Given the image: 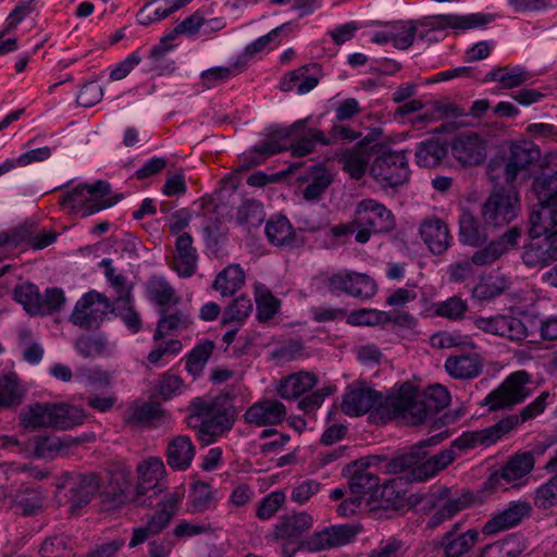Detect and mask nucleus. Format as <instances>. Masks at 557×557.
Returning a JSON list of instances; mask_svg holds the SVG:
<instances>
[{"instance_id":"1","label":"nucleus","mask_w":557,"mask_h":557,"mask_svg":"<svg viewBox=\"0 0 557 557\" xmlns=\"http://www.w3.org/2000/svg\"><path fill=\"white\" fill-rule=\"evenodd\" d=\"M547 397L548 393L544 392L533 403L524 407L519 416L510 414L490 428L463 433L451 443L449 448L441 450L433 456L428 457L424 448L436 445L443 438H446L448 436L447 431L421 441L413 445L409 451L387 461L384 466L385 471L388 473H400L410 469L413 480L426 481L455 461L457 457L456 450L462 451L478 445H492L520 423L542 413L546 407Z\"/></svg>"},{"instance_id":"2","label":"nucleus","mask_w":557,"mask_h":557,"mask_svg":"<svg viewBox=\"0 0 557 557\" xmlns=\"http://www.w3.org/2000/svg\"><path fill=\"white\" fill-rule=\"evenodd\" d=\"M186 423L198 430V437L205 444H211L234 424V410L227 396H218L212 400L195 398L187 408Z\"/></svg>"},{"instance_id":"3","label":"nucleus","mask_w":557,"mask_h":557,"mask_svg":"<svg viewBox=\"0 0 557 557\" xmlns=\"http://www.w3.org/2000/svg\"><path fill=\"white\" fill-rule=\"evenodd\" d=\"M354 223L359 226L355 239L360 244L369 242L372 234L388 233L396 226L392 211L374 199H363L358 202Z\"/></svg>"},{"instance_id":"4","label":"nucleus","mask_w":557,"mask_h":557,"mask_svg":"<svg viewBox=\"0 0 557 557\" xmlns=\"http://www.w3.org/2000/svg\"><path fill=\"white\" fill-rule=\"evenodd\" d=\"M110 191V184L106 181H97L94 184H79L61 197L60 205L70 206L74 212H81L83 216H89L117 202L121 196H116L114 200H101Z\"/></svg>"},{"instance_id":"5","label":"nucleus","mask_w":557,"mask_h":557,"mask_svg":"<svg viewBox=\"0 0 557 557\" xmlns=\"http://www.w3.org/2000/svg\"><path fill=\"white\" fill-rule=\"evenodd\" d=\"M58 490V497L64 491V497L70 504V512H77L83 506L98 493L101 486L100 478L94 473L64 472L55 479L54 483Z\"/></svg>"},{"instance_id":"6","label":"nucleus","mask_w":557,"mask_h":557,"mask_svg":"<svg viewBox=\"0 0 557 557\" xmlns=\"http://www.w3.org/2000/svg\"><path fill=\"white\" fill-rule=\"evenodd\" d=\"M474 496L470 492H453L450 487L440 486L430 493L426 503L432 515L428 520V528L435 529L453 519L460 511L470 507Z\"/></svg>"},{"instance_id":"7","label":"nucleus","mask_w":557,"mask_h":557,"mask_svg":"<svg viewBox=\"0 0 557 557\" xmlns=\"http://www.w3.org/2000/svg\"><path fill=\"white\" fill-rule=\"evenodd\" d=\"M385 406L394 417L409 425L421 424L432 416L421 394L409 383L403 384L397 395L387 397Z\"/></svg>"},{"instance_id":"8","label":"nucleus","mask_w":557,"mask_h":557,"mask_svg":"<svg viewBox=\"0 0 557 557\" xmlns=\"http://www.w3.org/2000/svg\"><path fill=\"white\" fill-rule=\"evenodd\" d=\"M14 298L30 314H52L61 310L65 304V296L60 288H50L45 295L34 284H24L14 289Z\"/></svg>"},{"instance_id":"9","label":"nucleus","mask_w":557,"mask_h":557,"mask_svg":"<svg viewBox=\"0 0 557 557\" xmlns=\"http://www.w3.org/2000/svg\"><path fill=\"white\" fill-rule=\"evenodd\" d=\"M112 304L107 296L96 290L85 294L75 305L70 321L81 329L96 330L111 312Z\"/></svg>"},{"instance_id":"10","label":"nucleus","mask_w":557,"mask_h":557,"mask_svg":"<svg viewBox=\"0 0 557 557\" xmlns=\"http://www.w3.org/2000/svg\"><path fill=\"white\" fill-rule=\"evenodd\" d=\"M517 194L504 188L492 193L482 207V216L487 227L497 228L510 223L518 214Z\"/></svg>"},{"instance_id":"11","label":"nucleus","mask_w":557,"mask_h":557,"mask_svg":"<svg viewBox=\"0 0 557 557\" xmlns=\"http://www.w3.org/2000/svg\"><path fill=\"white\" fill-rule=\"evenodd\" d=\"M372 176L388 186H398L409 177V166L403 152L383 151L379 154L371 168Z\"/></svg>"},{"instance_id":"12","label":"nucleus","mask_w":557,"mask_h":557,"mask_svg":"<svg viewBox=\"0 0 557 557\" xmlns=\"http://www.w3.org/2000/svg\"><path fill=\"white\" fill-rule=\"evenodd\" d=\"M528 382L529 374L525 371L515 372L510 374L498 388L486 396L484 404L488 406L490 410L512 407L527 397Z\"/></svg>"},{"instance_id":"13","label":"nucleus","mask_w":557,"mask_h":557,"mask_svg":"<svg viewBox=\"0 0 557 557\" xmlns=\"http://www.w3.org/2000/svg\"><path fill=\"white\" fill-rule=\"evenodd\" d=\"M450 150L460 165L475 166L486 159L487 141L474 132H465L451 139Z\"/></svg>"},{"instance_id":"14","label":"nucleus","mask_w":557,"mask_h":557,"mask_svg":"<svg viewBox=\"0 0 557 557\" xmlns=\"http://www.w3.org/2000/svg\"><path fill=\"white\" fill-rule=\"evenodd\" d=\"M383 405L381 393L364 385L363 383H354L343 396L342 410L348 416H361L374 407Z\"/></svg>"},{"instance_id":"15","label":"nucleus","mask_w":557,"mask_h":557,"mask_svg":"<svg viewBox=\"0 0 557 557\" xmlns=\"http://www.w3.org/2000/svg\"><path fill=\"white\" fill-rule=\"evenodd\" d=\"M540 158L541 151L533 143L522 141L512 144L503 170L505 182L508 185L512 184L519 173L527 171Z\"/></svg>"},{"instance_id":"16","label":"nucleus","mask_w":557,"mask_h":557,"mask_svg":"<svg viewBox=\"0 0 557 557\" xmlns=\"http://www.w3.org/2000/svg\"><path fill=\"white\" fill-rule=\"evenodd\" d=\"M473 324L485 333L506 337L510 341L519 342L528 337L524 323L511 315L480 317L473 320Z\"/></svg>"},{"instance_id":"17","label":"nucleus","mask_w":557,"mask_h":557,"mask_svg":"<svg viewBox=\"0 0 557 557\" xmlns=\"http://www.w3.org/2000/svg\"><path fill=\"white\" fill-rule=\"evenodd\" d=\"M379 456H372L364 459H359L346 467V472L350 475L349 478V490L356 496H362L372 492L379 485L377 475L370 470L373 461H380Z\"/></svg>"},{"instance_id":"18","label":"nucleus","mask_w":557,"mask_h":557,"mask_svg":"<svg viewBox=\"0 0 557 557\" xmlns=\"http://www.w3.org/2000/svg\"><path fill=\"white\" fill-rule=\"evenodd\" d=\"M104 502L113 505H121L128 500L138 502L140 505H147L146 499L139 502V498L132 493V474L131 471L119 468L111 471L109 481L102 492ZM151 503H148L150 506Z\"/></svg>"},{"instance_id":"19","label":"nucleus","mask_w":557,"mask_h":557,"mask_svg":"<svg viewBox=\"0 0 557 557\" xmlns=\"http://www.w3.org/2000/svg\"><path fill=\"white\" fill-rule=\"evenodd\" d=\"M493 21L492 15L483 13H473L468 15L445 14L429 17L425 21L419 22L422 26H429L434 30L454 29L467 30L480 26H484Z\"/></svg>"},{"instance_id":"20","label":"nucleus","mask_w":557,"mask_h":557,"mask_svg":"<svg viewBox=\"0 0 557 557\" xmlns=\"http://www.w3.org/2000/svg\"><path fill=\"white\" fill-rule=\"evenodd\" d=\"M137 472L138 483L136 485V496L138 498L147 495L149 492H152V494L148 496L150 499L163 491V485L160 481L162 480L165 470L161 459L149 458L145 462L138 465Z\"/></svg>"},{"instance_id":"21","label":"nucleus","mask_w":557,"mask_h":557,"mask_svg":"<svg viewBox=\"0 0 557 557\" xmlns=\"http://www.w3.org/2000/svg\"><path fill=\"white\" fill-rule=\"evenodd\" d=\"M521 259L527 268L540 270L557 261L549 236L532 238V240L523 247Z\"/></svg>"},{"instance_id":"22","label":"nucleus","mask_w":557,"mask_h":557,"mask_svg":"<svg viewBox=\"0 0 557 557\" xmlns=\"http://www.w3.org/2000/svg\"><path fill=\"white\" fill-rule=\"evenodd\" d=\"M356 534L357 530L351 525H332L312 534L307 543L313 550H324L348 544Z\"/></svg>"},{"instance_id":"23","label":"nucleus","mask_w":557,"mask_h":557,"mask_svg":"<svg viewBox=\"0 0 557 557\" xmlns=\"http://www.w3.org/2000/svg\"><path fill=\"white\" fill-rule=\"evenodd\" d=\"M460 527V522L453 524L451 529L442 536L441 546L445 557H460L470 552L478 542L479 532L476 530L459 532Z\"/></svg>"},{"instance_id":"24","label":"nucleus","mask_w":557,"mask_h":557,"mask_svg":"<svg viewBox=\"0 0 557 557\" xmlns=\"http://www.w3.org/2000/svg\"><path fill=\"white\" fill-rule=\"evenodd\" d=\"M286 407L277 399H265L249 407L244 416L246 422L258 426L274 425L284 420Z\"/></svg>"},{"instance_id":"25","label":"nucleus","mask_w":557,"mask_h":557,"mask_svg":"<svg viewBox=\"0 0 557 557\" xmlns=\"http://www.w3.org/2000/svg\"><path fill=\"white\" fill-rule=\"evenodd\" d=\"M533 189L539 201L557 203V153L546 157L542 173L533 182Z\"/></svg>"},{"instance_id":"26","label":"nucleus","mask_w":557,"mask_h":557,"mask_svg":"<svg viewBox=\"0 0 557 557\" xmlns=\"http://www.w3.org/2000/svg\"><path fill=\"white\" fill-rule=\"evenodd\" d=\"M529 222V233L532 238L550 235L557 226V203H543L537 200L532 209Z\"/></svg>"},{"instance_id":"27","label":"nucleus","mask_w":557,"mask_h":557,"mask_svg":"<svg viewBox=\"0 0 557 557\" xmlns=\"http://www.w3.org/2000/svg\"><path fill=\"white\" fill-rule=\"evenodd\" d=\"M420 235L434 255L444 253L450 245L447 225L438 218L425 219L420 225Z\"/></svg>"},{"instance_id":"28","label":"nucleus","mask_w":557,"mask_h":557,"mask_svg":"<svg viewBox=\"0 0 557 557\" xmlns=\"http://www.w3.org/2000/svg\"><path fill=\"white\" fill-rule=\"evenodd\" d=\"M198 256L193 246V237L188 233H182L175 242V255L173 257V269L180 276L189 277L197 270Z\"/></svg>"},{"instance_id":"29","label":"nucleus","mask_w":557,"mask_h":557,"mask_svg":"<svg viewBox=\"0 0 557 557\" xmlns=\"http://www.w3.org/2000/svg\"><path fill=\"white\" fill-rule=\"evenodd\" d=\"M531 510L532 507L528 502L510 503L508 508L488 520L482 531L484 534H495L512 528L520 523L524 517H528Z\"/></svg>"},{"instance_id":"30","label":"nucleus","mask_w":557,"mask_h":557,"mask_svg":"<svg viewBox=\"0 0 557 557\" xmlns=\"http://www.w3.org/2000/svg\"><path fill=\"white\" fill-rule=\"evenodd\" d=\"M406 482L403 479H391L371 493L370 499L377 502L383 509H398L406 503Z\"/></svg>"},{"instance_id":"31","label":"nucleus","mask_w":557,"mask_h":557,"mask_svg":"<svg viewBox=\"0 0 557 557\" xmlns=\"http://www.w3.org/2000/svg\"><path fill=\"white\" fill-rule=\"evenodd\" d=\"M380 133L375 136L364 137L358 147L354 149H347L339 156V162L343 164V169L355 178H361L366 171L370 160V154L367 152L366 146L374 141Z\"/></svg>"},{"instance_id":"32","label":"nucleus","mask_w":557,"mask_h":557,"mask_svg":"<svg viewBox=\"0 0 557 557\" xmlns=\"http://www.w3.org/2000/svg\"><path fill=\"white\" fill-rule=\"evenodd\" d=\"M447 373L458 380H471L479 376L483 364L478 354L456 355L446 359Z\"/></svg>"},{"instance_id":"33","label":"nucleus","mask_w":557,"mask_h":557,"mask_svg":"<svg viewBox=\"0 0 557 557\" xmlns=\"http://www.w3.org/2000/svg\"><path fill=\"white\" fill-rule=\"evenodd\" d=\"M312 523L313 519L307 512L284 516L275 524L273 537L275 540H296L311 529Z\"/></svg>"},{"instance_id":"34","label":"nucleus","mask_w":557,"mask_h":557,"mask_svg":"<svg viewBox=\"0 0 557 557\" xmlns=\"http://www.w3.org/2000/svg\"><path fill=\"white\" fill-rule=\"evenodd\" d=\"M52 429L59 431L82 425L87 418L83 408L65 403H52Z\"/></svg>"},{"instance_id":"35","label":"nucleus","mask_w":557,"mask_h":557,"mask_svg":"<svg viewBox=\"0 0 557 557\" xmlns=\"http://www.w3.org/2000/svg\"><path fill=\"white\" fill-rule=\"evenodd\" d=\"M195 455V447L188 436L174 437L168 445V463L175 470L187 469Z\"/></svg>"},{"instance_id":"36","label":"nucleus","mask_w":557,"mask_h":557,"mask_svg":"<svg viewBox=\"0 0 557 557\" xmlns=\"http://www.w3.org/2000/svg\"><path fill=\"white\" fill-rule=\"evenodd\" d=\"M52 403H36L20 412L22 425L30 430L52 429Z\"/></svg>"},{"instance_id":"37","label":"nucleus","mask_w":557,"mask_h":557,"mask_svg":"<svg viewBox=\"0 0 557 557\" xmlns=\"http://www.w3.org/2000/svg\"><path fill=\"white\" fill-rule=\"evenodd\" d=\"M317 377L309 372L294 373L281 381L278 395L284 399H293L310 391L317 384Z\"/></svg>"},{"instance_id":"38","label":"nucleus","mask_w":557,"mask_h":557,"mask_svg":"<svg viewBox=\"0 0 557 557\" xmlns=\"http://www.w3.org/2000/svg\"><path fill=\"white\" fill-rule=\"evenodd\" d=\"M459 239L461 243L479 247L487 239V234L480 225L475 216L468 210H463L459 216Z\"/></svg>"},{"instance_id":"39","label":"nucleus","mask_w":557,"mask_h":557,"mask_svg":"<svg viewBox=\"0 0 557 557\" xmlns=\"http://www.w3.org/2000/svg\"><path fill=\"white\" fill-rule=\"evenodd\" d=\"M447 146L438 138H430L420 143L416 150L417 164L423 168H435L447 156Z\"/></svg>"},{"instance_id":"40","label":"nucleus","mask_w":557,"mask_h":557,"mask_svg":"<svg viewBox=\"0 0 557 557\" xmlns=\"http://www.w3.org/2000/svg\"><path fill=\"white\" fill-rule=\"evenodd\" d=\"M534 467L533 454L524 451L516 454L503 467L496 475L504 479L507 482H513L520 480L532 471Z\"/></svg>"},{"instance_id":"41","label":"nucleus","mask_w":557,"mask_h":557,"mask_svg":"<svg viewBox=\"0 0 557 557\" xmlns=\"http://www.w3.org/2000/svg\"><path fill=\"white\" fill-rule=\"evenodd\" d=\"M147 293L162 311H166L168 307L177 305L180 298L175 296L174 288L163 277H152L147 284Z\"/></svg>"},{"instance_id":"42","label":"nucleus","mask_w":557,"mask_h":557,"mask_svg":"<svg viewBox=\"0 0 557 557\" xmlns=\"http://www.w3.org/2000/svg\"><path fill=\"white\" fill-rule=\"evenodd\" d=\"M530 78L531 74L521 67L509 69L505 66L487 73L484 82H498L502 88L511 89L521 86Z\"/></svg>"},{"instance_id":"43","label":"nucleus","mask_w":557,"mask_h":557,"mask_svg":"<svg viewBox=\"0 0 557 557\" xmlns=\"http://www.w3.org/2000/svg\"><path fill=\"white\" fill-rule=\"evenodd\" d=\"M265 235L275 246H289L295 240L294 228L285 216L269 220L265 225Z\"/></svg>"},{"instance_id":"44","label":"nucleus","mask_w":557,"mask_h":557,"mask_svg":"<svg viewBox=\"0 0 557 557\" xmlns=\"http://www.w3.org/2000/svg\"><path fill=\"white\" fill-rule=\"evenodd\" d=\"M244 283V271L238 264H233L219 273L213 283V288L219 290L223 296H232Z\"/></svg>"},{"instance_id":"45","label":"nucleus","mask_w":557,"mask_h":557,"mask_svg":"<svg viewBox=\"0 0 557 557\" xmlns=\"http://www.w3.org/2000/svg\"><path fill=\"white\" fill-rule=\"evenodd\" d=\"M12 507L24 516L37 515L42 508V496L32 488L17 490L10 496Z\"/></svg>"},{"instance_id":"46","label":"nucleus","mask_w":557,"mask_h":557,"mask_svg":"<svg viewBox=\"0 0 557 557\" xmlns=\"http://www.w3.org/2000/svg\"><path fill=\"white\" fill-rule=\"evenodd\" d=\"M509 288V280L505 275L483 277L473 288V297L479 300H491Z\"/></svg>"},{"instance_id":"47","label":"nucleus","mask_w":557,"mask_h":557,"mask_svg":"<svg viewBox=\"0 0 557 557\" xmlns=\"http://www.w3.org/2000/svg\"><path fill=\"white\" fill-rule=\"evenodd\" d=\"M214 349V343L206 339L193 348L186 356V370L194 377L199 376Z\"/></svg>"},{"instance_id":"48","label":"nucleus","mask_w":557,"mask_h":557,"mask_svg":"<svg viewBox=\"0 0 557 557\" xmlns=\"http://www.w3.org/2000/svg\"><path fill=\"white\" fill-rule=\"evenodd\" d=\"M111 312L121 317L123 322L133 333H137L140 330L141 319L132 304L131 295L117 296L111 306Z\"/></svg>"},{"instance_id":"49","label":"nucleus","mask_w":557,"mask_h":557,"mask_svg":"<svg viewBox=\"0 0 557 557\" xmlns=\"http://www.w3.org/2000/svg\"><path fill=\"white\" fill-rule=\"evenodd\" d=\"M190 323V317L183 311L165 314V311L161 310V318L158 322L153 338L154 341H160L171 331L187 329Z\"/></svg>"},{"instance_id":"50","label":"nucleus","mask_w":557,"mask_h":557,"mask_svg":"<svg viewBox=\"0 0 557 557\" xmlns=\"http://www.w3.org/2000/svg\"><path fill=\"white\" fill-rule=\"evenodd\" d=\"M257 318L259 321L272 319L281 305V301L264 286L256 287Z\"/></svg>"},{"instance_id":"51","label":"nucleus","mask_w":557,"mask_h":557,"mask_svg":"<svg viewBox=\"0 0 557 557\" xmlns=\"http://www.w3.org/2000/svg\"><path fill=\"white\" fill-rule=\"evenodd\" d=\"M178 502V497L171 496L164 508L157 511L146 524H144L147 532L150 534V536H154L159 534L162 530L166 528L169 522L172 520L174 513L176 504Z\"/></svg>"},{"instance_id":"52","label":"nucleus","mask_w":557,"mask_h":557,"mask_svg":"<svg viewBox=\"0 0 557 557\" xmlns=\"http://www.w3.org/2000/svg\"><path fill=\"white\" fill-rule=\"evenodd\" d=\"M240 66L239 62H235L230 66H214L202 71L200 74L202 87L210 89L218 84L224 83L230 77L235 76Z\"/></svg>"},{"instance_id":"53","label":"nucleus","mask_w":557,"mask_h":557,"mask_svg":"<svg viewBox=\"0 0 557 557\" xmlns=\"http://www.w3.org/2000/svg\"><path fill=\"white\" fill-rule=\"evenodd\" d=\"M393 38L392 42L396 49H408L412 46L417 35V22H399L391 27Z\"/></svg>"},{"instance_id":"54","label":"nucleus","mask_w":557,"mask_h":557,"mask_svg":"<svg viewBox=\"0 0 557 557\" xmlns=\"http://www.w3.org/2000/svg\"><path fill=\"white\" fill-rule=\"evenodd\" d=\"M205 24H206V18L199 11H196L194 14H191L190 16L186 17L181 23H178L169 35L164 36L161 39V44H164L169 40H173L178 35H188V36L196 35L199 33L200 27Z\"/></svg>"},{"instance_id":"55","label":"nucleus","mask_w":557,"mask_h":557,"mask_svg":"<svg viewBox=\"0 0 557 557\" xmlns=\"http://www.w3.org/2000/svg\"><path fill=\"white\" fill-rule=\"evenodd\" d=\"M421 396L432 416L447 407L450 401L448 389L440 384L430 386Z\"/></svg>"},{"instance_id":"56","label":"nucleus","mask_w":557,"mask_h":557,"mask_svg":"<svg viewBox=\"0 0 557 557\" xmlns=\"http://www.w3.org/2000/svg\"><path fill=\"white\" fill-rule=\"evenodd\" d=\"M236 218L239 224L257 226L264 219L262 205L257 200L247 199L238 207Z\"/></svg>"},{"instance_id":"57","label":"nucleus","mask_w":557,"mask_h":557,"mask_svg":"<svg viewBox=\"0 0 557 557\" xmlns=\"http://www.w3.org/2000/svg\"><path fill=\"white\" fill-rule=\"evenodd\" d=\"M23 398V391L14 375L0 380V407L18 405Z\"/></svg>"},{"instance_id":"58","label":"nucleus","mask_w":557,"mask_h":557,"mask_svg":"<svg viewBox=\"0 0 557 557\" xmlns=\"http://www.w3.org/2000/svg\"><path fill=\"white\" fill-rule=\"evenodd\" d=\"M534 505L543 510L550 509L557 505V473L536 488Z\"/></svg>"},{"instance_id":"59","label":"nucleus","mask_w":557,"mask_h":557,"mask_svg":"<svg viewBox=\"0 0 557 557\" xmlns=\"http://www.w3.org/2000/svg\"><path fill=\"white\" fill-rule=\"evenodd\" d=\"M392 320V315L376 309H360L348 317V322L355 325H380Z\"/></svg>"},{"instance_id":"60","label":"nucleus","mask_w":557,"mask_h":557,"mask_svg":"<svg viewBox=\"0 0 557 557\" xmlns=\"http://www.w3.org/2000/svg\"><path fill=\"white\" fill-rule=\"evenodd\" d=\"M376 293L375 282L366 274L352 273L347 294L360 298L369 299Z\"/></svg>"},{"instance_id":"61","label":"nucleus","mask_w":557,"mask_h":557,"mask_svg":"<svg viewBox=\"0 0 557 557\" xmlns=\"http://www.w3.org/2000/svg\"><path fill=\"white\" fill-rule=\"evenodd\" d=\"M171 15V10L163 8L161 0L148 1L137 13L140 25L147 26Z\"/></svg>"},{"instance_id":"62","label":"nucleus","mask_w":557,"mask_h":557,"mask_svg":"<svg viewBox=\"0 0 557 557\" xmlns=\"http://www.w3.org/2000/svg\"><path fill=\"white\" fill-rule=\"evenodd\" d=\"M106 345L100 336L83 335L76 339L75 349L84 358H94L104 352Z\"/></svg>"},{"instance_id":"63","label":"nucleus","mask_w":557,"mask_h":557,"mask_svg":"<svg viewBox=\"0 0 557 557\" xmlns=\"http://www.w3.org/2000/svg\"><path fill=\"white\" fill-rule=\"evenodd\" d=\"M431 345L436 348L469 346L474 348L471 338L457 332H440L431 337Z\"/></svg>"},{"instance_id":"64","label":"nucleus","mask_w":557,"mask_h":557,"mask_svg":"<svg viewBox=\"0 0 557 557\" xmlns=\"http://www.w3.org/2000/svg\"><path fill=\"white\" fill-rule=\"evenodd\" d=\"M332 182L333 177L329 172H319L304 189V198L309 201L320 199Z\"/></svg>"}]
</instances>
